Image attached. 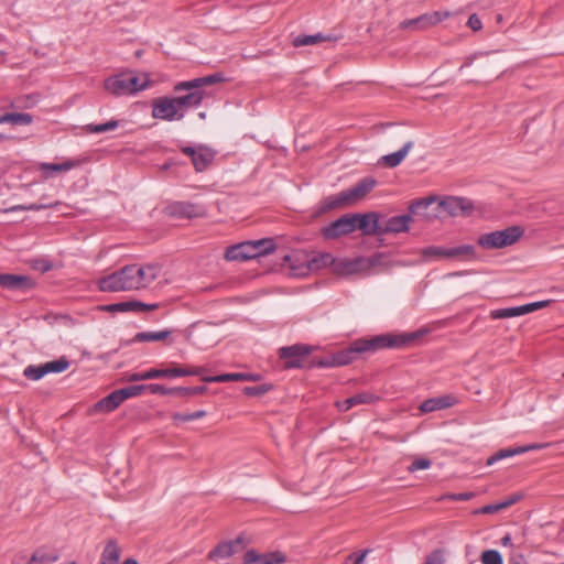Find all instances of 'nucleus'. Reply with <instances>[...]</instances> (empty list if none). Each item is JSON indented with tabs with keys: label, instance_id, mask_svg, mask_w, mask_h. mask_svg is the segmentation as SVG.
Instances as JSON below:
<instances>
[{
	"label": "nucleus",
	"instance_id": "obj_1",
	"mask_svg": "<svg viewBox=\"0 0 564 564\" xmlns=\"http://www.w3.org/2000/svg\"><path fill=\"white\" fill-rule=\"evenodd\" d=\"M161 273L156 263L128 264L121 269L100 278L97 286L101 292H126L147 289Z\"/></svg>",
	"mask_w": 564,
	"mask_h": 564
},
{
	"label": "nucleus",
	"instance_id": "obj_2",
	"mask_svg": "<svg viewBox=\"0 0 564 564\" xmlns=\"http://www.w3.org/2000/svg\"><path fill=\"white\" fill-rule=\"evenodd\" d=\"M417 338L415 333L411 334H382L371 338H359L354 340L348 348L338 351L334 356V365L345 366L354 361L358 355L373 354L386 348H401L410 345Z\"/></svg>",
	"mask_w": 564,
	"mask_h": 564
},
{
	"label": "nucleus",
	"instance_id": "obj_3",
	"mask_svg": "<svg viewBox=\"0 0 564 564\" xmlns=\"http://www.w3.org/2000/svg\"><path fill=\"white\" fill-rule=\"evenodd\" d=\"M224 79L223 75L219 73L212 74L205 77H198L192 80L180 82L175 85V91L186 90L187 94L184 96L175 97V104L178 106L180 110L193 107H198L205 94L202 90L204 86L213 85L215 83H219Z\"/></svg>",
	"mask_w": 564,
	"mask_h": 564
},
{
	"label": "nucleus",
	"instance_id": "obj_4",
	"mask_svg": "<svg viewBox=\"0 0 564 564\" xmlns=\"http://www.w3.org/2000/svg\"><path fill=\"white\" fill-rule=\"evenodd\" d=\"M150 85L147 74H138L132 70L123 72L107 78L105 89L117 97L137 94Z\"/></svg>",
	"mask_w": 564,
	"mask_h": 564
},
{
	"label": "nucleus",
	"instance_id": "obj_5",
	"mask_svg": "<svg viewBox=\"0 0 564 564\" xmlns=\"http://www.w3.org/2000/svg\"><path fill=\"white\" fill-rule=\"evenodd\" d=\"M275 249V243L271 238L259 239L254 241H243L226 249L225 258L228 261H247L261 256L269 254Z\"/></svg>",
	"mask_w": 564,
	"mask_h": 564
},
{
	"label": "nucleus",
	"instance_id": "obj_6",
	"mask_svg": "<svg viewBox=\"0 0 564 564\" xmlns=\"http://www.w3.org/2000/svg\"><path fill=\"white\" fill-rule=\"evenodd\" d=\"M522 235L523 230L520 227L512 226L480 235L477 245L486 250L501 249L516 243Z\"/></svg>",
	"mask_w": 564,
	"mask_h": 564
},
{
	"label": "nucleus",
	"instance_id": "obj_7",
	"mask_svg": "<svg viewBox=\"0 0 564 564\" xmlns=\"http://www.w3.org/2000/svg\"><path fill=\"white\" fill-rule=\"evenodd\" d=\"M376 185L372 177L359 181L355 186L340 192L337 196L328 197L325 200V208L333 209L339 206L350 205L365 197Z\"/></svg>",
	"mask_w": 564,
	"mask_h": 564
},
{
	"label": "nucleus",
	"instance_id": "obj_8",
	"mask_svg": "<svg viewBox=\"0 0 564 564\" xmlns=\"http://www.w3.org/2000/svg\"><path fill=\"white\" fill-rule=\"evenodd\" d=\"M205 372L204 367H175L167 369H155L152 368L142 372H133L127 377V381L129 382H138L144 380H151L156 378H176V377H186V376H199Z\"/></svg>",
	"mask_w": 564,
	"mask_h": 564
},
{
	"label": "nucleus",
	"instance_id": "obj_9",
	"mask_svg": "<svg viewBox=\"0 0 564 564\" xmlns=\"http://www.w3.org/2000/svg\"><path fill=\"white\" fill-rule=\"evenodd\" d=\"M152 117L155 119L173 121L181 120L184 117V112L180 110L175 104V97H162L153 101Z\"/></svg>",
	"mask_w": 564,
	"mask_h": 564
},
{
	"label": "nucleus",
	"instance_id": "obj_10",
	"mask_svg": "<svg viewBox=\"0 0 564 564\" xmlns=\"http://www.w3.org/2000/svg\"><path fill=\"white\" fill-rule=\"evenodd\" d=\"M312 351L308 345H292L282 347L279 350V357L283 360L284 368L293 369L302 367L304 358Z\"/></svg>",
	"mask_w": 564,
	"mask_h": 564
},
{
	"label": "nucleus",
	"instance_id": "obj_11",
	"mask_svg": "<svg viewBox=\"0 0 564 564\" xmlns=\"http://www.w3.org/2000/svg\"><path fill=\"white\" fill-rule=\"evenodd\" d=\"M325 239H337L355 231L354 214H346L322 228Z\"/></svg>",
	"mask_w": 564,
	"mask_h": 564
},
{
	"label": "nucleus",
	"instance_id": "obj_12",
	"mask_svg": "<svg viewBox=\"0 0 564 564\" xmlns=\"http://www.w3.org/2000/svg\"><path fill=\"white\" fill-rule=\"evenodd\" d=\"M473 208V203L464 197L449 196L438 203L441 213H446L454 217L468 215Z\"/></svg>",
	"mask_w": 564,
	"mask_h": 564
},
{
	"label": "nucleus",
	"instance_id": "obj_13",
	"mask_svg": "<svg viewBox=\"0 0 564 564\" xmlns=\"http://www.w3.org/2000/svg\"><path fill=\"white\" fill-rule=\"evenodd\" d=\"M355 231L360 230L365 236H380V215L375 212L354 214Z\"/></svg>",
	"mask_w": 564,
	"mask_h": 564
},
{
	"label": "nucleus",
	"instance_id": "obj_14",
	"mask_svg": "<svg viewBox=\"0 0 564 564\" xmlns=\"http://www.w3.org/2000/svg\"><path fill=\"white\" fill-rule=\"evenodd\" d=\"M448 17L449 12L447 11H434L432 13L422 14L415 19L406 20L401 23V26L405 29L425 30L436 25Z\"/></svg>",
	"mask_w": 564,
	"mask_h": 564
},
{
	"label": "nucleus",
	"instance_id": "obj_15",
	"mask_svg": "<svg viewBox=\"0 0 564 564\" xmlns=\"http://www.w3.org/2000/svg\"><path fill=\"white\" fill-rule=\"evenodd\" d=\"M411 221V215L392 216L389 218L380 217L379 234L381 236L387 234L406 232L410 229Z\"/></svg>",
	"mask_w": 564,
	"mask_h": 564
},
{
	"label": "nucleus",
	"instance_id": "obj_16",
	"mask_svg": "<svg viewBox=\"0 0 564 564\" xmlns=\"http://www.w3.org/2000/svg\"><path fill=\"white\" fill-rule=\"evenodd\" d=\"M159 306L160 305L158 303L147 304L141 301L133 300V301H126V302L101 305V306H99V310L104 311V312H109V313H117V312L139 313V312H143V311H154V310L159 308Z\"/></svg>",
	"mask_w": 564,
	"mask_h": 564
},
{
	"label": "nucleus",
	"instance_id": "obj_17",
	"mask_svg": "<svg viewBox=\"0 0 564 564\" xmlns=\"http://www.w3.org/2000/svg\"><path fill=\"white\" fill-rule=\"evenodd\" d=\"M283 260L289 263V269L294 276H305L313 271L310 256L306 253L294 252L284 256Z\"/></svg>",
	"mask_w": 564,
	"mask_h": 564
},
{
	"label": "nucleus",
	"instance_id": "obj_18",
	"mask_svg": "<svg viewBox=\"0 0 564 564\" xmlns=\"http://www.w3.org/2000/svg\"><path fill=\"white\" fill-rule=\"evenodd\" d=\"M170 216L178 218H194L204 215V207L188 202H174L166 207Z\"/></svg>",
	"mask_w": 564,
	"mask_h": 564
},
{
	"label": "nucleus",
	"instance_id": "obj_19",
	"mask_svg": "<svg viewBox=\"0 0 564 564\" xmlns=\"http://www.w3.org/2000/svg\"><path fill=\"white\" fill-rule=\"evenodd\" d=\"M34 285L32 279L23 274L0 273V288L11 291H26Z\"/></svg>",
	"mask_w": 564,
	"mask_h": 564
},
{
	"label": "nucleus",
	"instance_id": "obj_20",
	"mask_svg": "<svg viewBox=\"0 0 564 564\" xmlns=\"http://www.w3.org/2000/svg\"><path fill=\"white\" fill-rule=\"evenodd\" d=\"M243 547V540L242 538L238 536L232 541L219 543L214 550L209 552L208 558L212 561L228 558Z\"/></svg>",
	"mask_w": 564,
	"mask_h": 564
},
{
	"label": "nucleus",
	"instance_id": "obj_21",
	"mask_svg": "<svg viewBox=\"0 0 564 564\" xmlns=\"http://www.w3.org/2000/svg\"><path fill=\"white\" fill-rule=\"evenodd\" d=\"M546 446H547L546 444L533 443V444H529V445H524V446H518V447H513V448H502V449L498 451L497 453H495L494 455H491L487 459V465L490 466V465L495 464L498 460H501V459H505V458H508V457H512V456H516V455H519V454H524V453H528L530 451L542 449V448H544Z\"/></svg>",
	"mask_w": 564,
	"mask_h": 564
},
{
	"label": "nucleus",
	"instance_id": "obj_22",
	"mask_svg": "<svg viewBox=\"0 0 564 564\" xmlns=\"http://www.w3.org/2000/svg\"><path fill=\"white\" fill-rule=\"evenodd\" d=\"M457 403V398L452 394L440 395L423 401L419 409L422 413H430L451 408Z\"/></svg>",
	"mask_w": 564,
	"mask_h": 564
},
{
	"label": "nucleus",
	"instance_id": "obj_23",
	"mask_svg": "<svg viewBox=\"0 0 564 564\" xmlns=\"http://www.w3.org/2000/svg\"><path fill=\"white\" fill-rule=\"evenodd\" d=\"M284 557L280 553L259 554L254 550H249L243 556L245 564H281Z\"/></svg>",
	"mask_w": 564,
	"mask_h": 564
},
{
	"label": "nucleus",
	"instance_id": "obj_24",
	"mask_svg": "<svg viewBox=\"0 0 564 564\" xmlns=\"http://www.w3.org/2000/svg\"><path fill=\"white\" fill-rule=\"evenodd\" d=\"M378 398L370 393V392H361L358 394H355L350 398H347L343 401H337L336 406L339 411L346 412L350 410L352 406L359 405V404H370L377 401Z\"/></svg>",
	"mask_w": 564,
	"mask_h": 564
},
{
	"label": "nucleus",
	"instance_id": "obj_25",
	"mask_svg": "<svg viewBox=\"0 0 564 564\" xmlns=\"http://www.w3.org/2000/svg\"><path fill=\"white\" fill-rule=\"evenodd\" d=\"M126 401L122 389H118L102 398L97 404L96 409L102 412H111L116 410L122 402Z\"/></svg>",
	"mask_w": 564,
	"mask_h": 564
},
{
	"label": "nucleus",
	"instance_id": "obj_26",
	"mask_svg": "<svg viewBox=\"0 0 564 564\" xmlns=\"http://www.w3.org/2000/svg\"><path fill=\"white\" fill-rule=\"evenodd\" d=\"M334 272L338 275H351L364 272L360 257L336 261L334 263Z\"/></svg>",
	"mask_w": 564,
	"mask_h": 564
},
{
	"label": "nucleus",
	"instance_id": "obj_27",
	"mask_svg": "<svg viewBox=\"0 0 564 564\" xmlns=\"http://www.w3.org/2000/svg\"><path fill=\"white\" fill-rule=\"evenodd\" d=\"M258 375L248 372H232L224 373L214 377H203L202 380L205 382H228V381H257Z\"/></svg>",
	"mask_w": 564,
	"mask_h": 564
},
{
	"label": "nucleus",
	"instance_id": "obj_28",
	"mask_svg": "<svg viewBox=\"0 0 564 564\" xmlns=\"http://www.w3.org/2000/svg\"><path fill=\"white\" fill-rule=\"evenodd\" d=\"M215 152L204 145L197 147V151L192 160V163L197 172H202L213 162Z\"/></svg>",
	"mask_w": 564,
	"mask_h": 564
},
{
	"label": "nucleus",
	"instance_id": "obj_29",
	"mask_svg": "<svg viewBox=\"0 0 564 564\" xmlns=\"http://www.w3.org/2000/svg\"><path fill=\"white\" fill-rule=\"evenodd\" d=\"M413 148V142L408 141L403 144V147L397 152L383 155L381 158V162L387 167H395L401 164V162L405 159L410 150Z\"/></svg>",
	"mask_w": 564,
	"mask_h": 564
},
{
	"label": "nucleus",
	"instance_id": "obj_30",
	"mask_svg": "<svg viewBox=\"0 0 564 564\" xmlns=\"http://www.w3.org/2000/svg\"><path fill=\"white\" fill-rule=\"evenodd\" d=\"M477 258L476 249L471 245L448 247L447 259L476 260Z\"/></svg>",
	"mask_w": 564,
	"mask_h": 564
},
{
	"label": "nucleus",
	"instance_id": "obj_31",
	"mask_svg": "<svg viewBox=\"0 0 564 564\" xmlns=\"http://www.w3.org/2000/svg\"><path fill=\"white\" fill-rule=\"evenodd\" d=\"M171 329H162L156 332H140L134 335L132 343H144V341H164L167 340L172 335Z\"/></svg>",
	"mask_w": 564,
	"mask_h": 564
},
{
	"label": "nucleus",
	"instance_id": "obj_32",
	"mask_svg": "<svg viewBox=\"0 0 564 564\" xmlns=\"http://www.w3.org/2000/svg\"><path fill=\"white\" fill-rule=\"evenodd\" d=\"M120 547L115 540H109L101 554L100 564H119L120 560Z\"/></svg>",
	"mask_w": 564,
	"mask_h": 564
},
{
	"label": "nucleus",
	"instance_id": "obj_33",
	"mask_svg": "<svg viewBox=\"0 0 564 564\" xmlns=\"http://www.w3.org/2000/svg\"><path fill=\"white\" fill-rule=\"evenodd\" d=\"M78 165L77 161L67 160L63 163H42L40 170L45 174L46 177L51 176L52 173L67 172Z\"/></svg>",
	"mask_w": 564,
	"mask_h": 564
},
{
	"label": "nucleus",
	"instance_id": "obj_34",
	"mask_svg": "<svg viewBox=\"0 0 564 564\" xmlns=\"http://www.w3.org/2000/svg\"><path fill=\"white\" fill-rule=\"evenodd\" d=\"M33 117L25 112H9L0 116V124L11 123L14 126H28L32 123Z\"/></svg>",
	"mask_w": 564,
	"mask_h": 564
},
{
	"label": "nucleus",
	"instance_id": "obj_35",
	"mask_svg": "<svg viewBox=\"0 0 564 564\" xmlns=\"http://www.w3.org/2000/svg\"><path fill=\"white\" fill-rule=\"evenodd\" d=\"M58 556L53 551L39 549L34 552L29 564H52L57 561Z\"/></svg>",
	"mask_w": 564,
	"mask_h": 564
},
{
	"label": "nucleus",
	"instance_id": "obj_36",
	"mask_svg": "<svg viewBox=\"0 0 564 564\" xmlns=\"http://www.w3.org/2000/svg\"><path fill=\"white\" fill-rule=\"evenodd\" d=\"M521 315H524L522 305L514 307L498 308L490 312V316L494 319L512 318Z\"/></svg>",
	"mask_w": 564,
	"mask_h": 564
},
{
	"label": "nucleus",
	"instance_id": "obj_37",
	"mask_svg": "<svg viewBox=\"0 0 564 564\" xmlns=\"http://www.w3.org/2000/svg\"><path fill=\"white\" fill-rule=\"evenodd\" d=\"M448 247L429 246L421 250V256L425 259H447Z\"/></svg>",
	"mask_w": 564,
	"mask_h": 564
},
{
	"label": "nucleus",
	"instance_id": "obj_38",
	"mask_svg": "<svg viewBox=\"0 0 564 564\" xmlns=\"http://www.w3.org/2000/svg\"><path fill=\"white\" fill-rule=\"evenodd\" d=\"M310 261L313 271L319 270L328 265H332L334 268V263H336L335 258L330 253H322L318 256L310 257Z\"/></svg>",
	"mask_w": 564,
	"mask_h": 564
},
{
	"label": "nucleus",
	"instance_id": "obj_39",
	"mask_svg": "<svg viewBox=\"0 0 564 564\" xmlns=\"http://www.w3.org/2000/svg\"><path fill=\"white\" fill-rule=\"evenodd\" d=\"M329 39L330 37L324 36L322 33H317L314 35H299L293 40V45L295 47L314 45Z\"/></svg>",
	"mask_w": 564,
	"mask_h": 564
},
{
	"label": "nucleus",
	"instance_id": "obj_40",
	"mask_svg": "<svg viewBox=\"0 0 564 564\" xmlns=\"http://www.w3.org/2000/svg\"><path fill=\"white\" fill-rule=\"evenodd\" d=\"M46 375L47 373H59L68 369L69 360L66 357H61L56 360L44 362Z\"/></svg>",
	"mask_w": 564,
	"mask_h": 564
},
{
	"label": "nucleus",
	"instance_id": "obj_41",
	"mask_svg": "<svg viewBox=\"0 0 564 564\" xmlns=\"http://www.w3.org/2000/svg\"><path fill=\"white\" fill-rule=\"evenodd\" d=\"M433 203H435L434 197L413 200L409 206V212L413 215H422Z\"/></svg>",
	"mask_w": 564,
	"mask_h": 564
},
{
	"label": "nucleus",
	"instance_id": "obj_42",
	"mask_svg": "<svg viewBox=\"0 0 564 564\" xmlns=\"http://www.w3.org/2000/svg\"><path fill=\"white\" fill-rule=\"evenodd\" d=\"M23 375L30 380H40L46 375L45 365H30L24 369Z\"/></svg>",
	"mask_w": 564,
	"mask_h": 564
},
{
	"label": "nucleus",
	"instance_id": "obj_43",
	"mask_svg": "<svg viewBox=\"0 0 564 564\" xmlns=\"http://www.w3.org/2000/svg\"><path fill=\"white\" fill-rule=\"evenodd\" d=\"M118 126H119L118 120H110L105 123L89 124V126H87V130L93 133H104V132L117 129Z\"/></svg>",
	"mask_w": 564,
	"mask_h": 564
},
{
	"label": "nucleus",
	"instance_id": "obj_44",
	"mask_svg": "<svg viewBox=\"0 0 564 564\" xmlns=\"http://www.w3.org/2000/svg\"><path fill=\"white\" fill-rule=\"evenodd\" d=\"M482 564H503L501 554L496 550H487L480 556Z\"/></svg>",
	"mask_w": 564,
	"mask_h": 564
},
{
	"label": "nucleus",
	"instance_id": "obj_45",
	"mask_svg": "<svg viewBox=\"0 0 564 564\" xmlns=\"http://www.w3.org/2000/svg\"><path fill=\"white\" fill-rule=\"evenodd\" d=\"M205 415H206V411L198 410L193 413H174L172 417L174 421L188 422V421L202 419Z\"/></svg>",
	"mask_w": 564,
	"mask_h": 564
},
{
	"label": "nucleus",
	"instance_id": "obj_46",
	"mask_svg": "<svg viewBox=\"0 0 564 564\" xmlns=\"http://www.w3.org/2000/svg\"><path fill=\"white\" fill-rule=\"evenodd\" d=\"M383 256L381 253H377L372 257H360L362 271H367L371 268H375L377 265H380L382 263Z\"/></svg>",
	"mask_w": 564,
	"mask_h": 564
},
{
	"label": "nucleus",
	"instance_id": "obj_47",
	"mask_svg": "<svg viewBox=\"0 0 564 564\" xmlns=\"http://www.w3.org/2000/svg\"><path fill=\"white\" fill-rule=\"evenodd\" d=\"M121 389L123 391L126 400H128L130 398L141 395L143 392H145V384L129 386Z\"/></svg>",
	"mask_w": 564,
	"mask_h": 564
},
{
	"label": "nucleus",
	"instance_id": "obj_48",
	"mask_svg": "<svg viewBox=\"0 0 564 564\" xmlns=\"http://www.w3.org/2000/svg\"><path fill=\"white\" fill-rule=\"evenodd\" d=\"M369 552H370V550L367 549V550H364V551L358 552V553L349 554L345 558L343 564H364L365 558H366V556L368 555Z\"/></svg>",
	"mask_w": 564,
	"mask_h": 564
},
{
	"label": "nucleus",
	"instance_id": "obj_49",
	"mask_svg": "<svg viewBox=\"0 0 564 564\" xmlns=\"http://www.w3.org/2000/svg\"><path fill=\"white\" fill-rule=\"evenodd\" d=\"M52 205L46 204H30V205H14L10 208H8L6 212L12 213L18 210H41L45 208H50Z\"/></svg>",
	"mask_w": 564,
	"mask_h": 564
},
{
	"label": "nucleus",
	"instance_id": "obj_50",
	"mask_svg": "<svg viewBox=\"0 0 564 564\" xmlns=\"http://www.w3.org/2000/svg\"><path fill=\"white\" fill-rule=\"evenodd\" d=\"M432 465V462L427 458H417L412 462L408 467V471L414 473L416 470L427 469Z\"/></svg>",
	"mask_w": 564,
	"mask_h": 564
},
{
	"label": "nucleus",
	"instance_id": "obj_51",
	"mask_svg": "<svg viewBox=\"0 0 564 564\" xmlns=\"http://www.w3.org/2000/svg\"><path fill=\"white\" fill-rule=\"evenodd\" d=\"M270 386L261 384V386H252V387H246L243 389L245 394L247 395H263L270 390Z\"/></svg>",
	"mask_w": 564,
	"mask_h": 564
},
{
	"label": "nucleus",
	"instance_id": "obj_52",
	"mask_svg": "<svg viewBox=\"0 0 564 564\" xmlns=\"http://www.w3.org/2000/svg\"><path fill=\"white\" fill-rule=\"evenodd\" d=\"M550 301H539L522 305L524 315L547 306Z\"/></svg>",
	"mask_w": 564,
	"mask_h": 564
},
{
	"label": "nucleus",
	"instance_id": "obj_53",
	"mask_svg": "<svg viewBox=\"0 0 564 564\" xmlns=\"http://www.w3.org/2000/svg\"><path fill=\"white\" fill-rule=\"evenodd\" d=\"M425 564H444L443 554L441 551H434L426 557Z\"/></svg>",
	"mask_w": 564,
	"mask_h": 564
},
{
	"label": "nucleus",
	"instance_id": "obj_54",
	"mask_svg": "<svg viewBox=\"0 0 564 564\" xmlns=\"http://www.w3.org/2000/svg\"><path fill=\"white\" fill-rule=\"evenodd\" d=\"M145 391H149L152 394L166 395L165 387L158 383L145 384Z\"/></svg>",
	"mask_w": 564,
	"mask_h": 564
},
{
	"label": "nucleus",
	"instance_id": "obj_55",
	"mask_svg": "<svg viewBox=\"0 0 564 564\" xmlns=\"http://www.w3.org/2000/svg\"><path fill=\"white\" fill-rule=\"evenodd\" d=\"M521 498H522L521 494H513L508 499H506L499 503H500L501 509L503 510V509H507L510 506L514 505L516 502H518Z\"/></svg>",
	"mask_w": 564,
	"mask_h": 564
},
{
	"label": "nucleus",
	"instance_id": "obj_56",
	"mask_svg": "<svg viewBox=\"0 0 564 564\" xmlns=\"http://www.w3.org/2000/svg\"><path fill=\"white\" fill-rule=\"evenodd\" d=\"M207 390L205 386H198L194 388H182V395H194L202 394Z\"/></svg>",
	"mask_w": 564,
	"mask_h": 564
},
{
	"label": "nucleus",
	"instance_id": "obj_57",
	"mask_svg": "<svg viewBox=\"0 0 564 564\" xmlns=\"http://www.w3.org/2000/svg\"><path fill=\"white\" fill-rule=\"evenodd\" d=\"M467 25L473 31H479L482 28V23L480 19L477 17V14H471L467 21Z\"/></svg>",
	"mask_w": 564,
	"mask_h": 564
},
{
	"label": "nucleus",
	"instance_id": "obj_58",
	"mask_svg": "<svg viewBox=\"0 0 564 564\" xmlns=\"http://www.w3.org/2000/svg\"><path fill=\"white\" fill-rule=\"evenodd\" d=\"M502 510L501 507H500V503H492V505H487L485 507H482L481 509H479L478 511H476L477 513H484V514H490V513H495V512H498Z\"/></svg>",
	"mask_w": 564,
	"mask_h": 564
},
{
	"label": "nucleus",
	"instance_id": "obj_59",
	"mask_svg": "<svg viewBox=\"0 0 564 564\" xmlns=\"http://www.w3.org/2000/svg\"><path fill=\"white\" fill-rule=\"evenodd\" d=\"M473 497H474L473 492H460V494H454L449 498L452 500L466 501V500L471 499Z\"/></svg>",
	"mask_w": 564,
	"mask_h": 564
},
{
	"label": "nucleus",
	"instance_id": "obj_60",
	"mask_svg": "<svg viewBox=\"0 0 564 564\" xmlns=\"http://www.w3.org/2000/svg\"><path fill=\"white\" fill-rule=\"evenodd\" d=\"M197 151V148H193V147H183L182 148V152L188 156H191V159L193 160L195 153Z\"/></svg>",
	"mask_w": 564,
	"mask_h": 564
},
{
	"label": "nucleus",
	"instance_id": "obj_61",
	"mask_svg": "<svg viewBox=\"0 0 564 564\" xmlns=\"http://www.w3.org/2000/svg\"><path fill=\"white\" fill-rule=\"evenodd\" d=\"M165 391H166V395H170V394L182 395V388H166L165 387Z\"/></svg>",
	"mask_w": 564,
	"mask_h": 564
},
{
	"label": "nucleus",
	"instance_id": "obj_62",
	"mask_svg": "<svg viewBox=\"0 0 564 564\" xmlns=\"http://www.w3.org/2000/svg\"><path fill=\"white\" fill-rule=\"evenodd\" d=\"M501 543L502 545H511V536L509 534L505 535L502 539H501Z\"/></svg>",
	"mask_w": 564,
	"mask_h": 564
},
{
	"label": "nucleus",
	"instance_id": "obj_63",
	"mask_svg": "<svg viewBox=\"0 0 564 564\" xmlns=\"http://www.w3.org/2000/svg\"><path fill=\"white\" fill-rule=\"evenodd\" d=\"M123 564H138V562L133 558L126 560Z\"/></svg>",
	"mask_w": 564,
	"mask_h": 564
},
{
	"label": "nucleus",
	"instance_id": "obj_64",
	"mask_svg": "<svg viewBox=\"0 0 564 564\" xmlns=\"http://www.w3.org/2000/svg\"><path fill=\"white\" fill-rule=\"evenodd\" d=\"M470 62H467L465 65L460 66L459 70L464 69L465 66H468Z\"/></svg>",
	"mask_w": 564,
	"mask_h": 564
}]
</instances>
